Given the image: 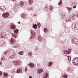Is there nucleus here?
I'll return each instance as SVG.
<instances>
[{
    "label": "nucleus",
    "mask_w": 78,
    "mask_h": 78,
    "mask_svg": "<svg viewBox=\"0 0 78 78\" xmlns=\"http://www.w3.org/2000/svg\"><path fill=\"white\" fill-rule=\"evenodd\" d=\"M22 69H17V70L16 71V73H21V72H22Z\"/></svg>",
    "instance_id": "14"
},
{
    "label": "nucleus",
    "mask_w": 78,
    "mask_h": 78,
    "mask_svg": "<svg viewBox=\"0 0 78 78\" xmlns=\"http://www.w3.org/2000/svg\"><path fill=\"white\" fill-rule=\"evenodd\" d=\"M0 9L2 11H5V9H6V8L5 7V6H1Z\"/></svg>",
    "instance_id": "15"
},
{
    "label": "nucleus",
    "mask_w": 78,
    "mask_h": 78,
    "mask_svg": "<svg viewBox=\"0 0 78 78\" xmlns=\"http://www.w3.org/2000/svg\"><path fill=\"white\" fill-rule=\"evenodd\" d=\"M13 64H15V65H19L20 63V62L18 61H13Z\"/></svg>",
    "instance_id": "13"
},
{
    "label": "nucleus",
    "mask_w": 78,
    "mask_h": 78,
    "mask_svg": "<svg viewBox=\"0 0 78 78\" xmlns=\"http://www.w3.org/2000/svg\"><path fill=\"white\" fill-rule=\"evenodd\" d=\"M73 63L74 64H75V62H73Z\"/></svg>",
    "instance_id": "54"
},
{
    "label": "nucleus",
    "mask_w": 78,
    "mask_h": 78,
    "mask_svg": "<svg viewBox=\"0 0 78 78\" xmlns=\"http://www.w3.org/2000/svg\"><path fill=\"white\" fill-rule=\"evenodd\" d=\"M72 26L74 27V28H76V27H78V23H73L72 24Z\"/></svg>",
    "instance_id": "10"
},
{
    "label": "nucleus",
    "mask_w": 78,
    "mask_h": 78,
    "mask_svg": "<svg viewBox=\"0 0 78 78\" xmlns=\"http://www.w3.org/2000/svg\"><path fill=\"white\" fill-rule=\"evenodd\" d=\"M15 5H16V6L18 7V6H19V4H17V3H15Z\"/></svg>",
    "instance_id": "40"
},
{
    "label": "nucleus",
    "mask_w": 78,
    "mask_h": 78,
    "mask_svg": "<svg viewBox=\"0 0 78 78\" xmlns=\"http://www.w3.org/2000/svg\"><path fill=\"white\" fill-rule=\"evenodd\" d=\"M49 9H50V10H52L53 9V7L51 6H50L49 7Z\"/></svg>",
    "instance_id": "31"
},
{
    "label": "nucleus",
    "mask_w": 78,
    "mask_h": 78,
    "mask_svg": "<svg viewBox=\"0 0 78 78\" xmlns=\"http://www.w3.org/2000/svg\"><path fill=\"white\" fill-rule=\"evenodd\" d=\"M72 42L73 44H75L76 45H78V40L75 37L73 38Z\"/></svg>",
    "instance_id": "2"
},
{
    "label": "nucleus",
    "mask_w": 78,
    "mask_h": 78,
    "mask_svg": "<svg viewBox=\"0 0 78 78\" xmlns=\"http://www.w3.org/2000/svg\"><path fill=\"white\" fill-rule=\"evenodd\" d=\"M72 4H73L74 3L73 2H72Z\"/></svg>",
    "instance_id": "59"
},
{
    "label": "nucleus",
    "mask_w": 78,
    "mask_h": 78,
    "mask_svg": "<svg viewBox=\"0 0 78 78\" xmlns=\"http://www.w3.org/2000/svg\"><path fill=\"white\" fill-rule=\"evenodd\" d=\"M2 71H0V75H1V76H2Z\"/></svg>",
    "instance_id": "46"
},
{
    "label": "nucleus",
    "mask_w": 78,
    "mask_h": 78,
    "mask_svg": "<svg viewBox=\"0 0 78 78\" xmlns=\"http://www.w3.org/2000/svg\"><path fill=\"white\" fill-rule=\"evenodd\" d=\"M7 38V34H5L1 32L0 33V38Z\"/></svg>",
    "instance_id": "1"
},
{
    "label": "nucleus",
    "mask_w": 78,
    "mask_h": 78,
    "mask_svg": "<svg viewBox=\"0 0 78 78\" xmlns=\"http://www.w3.org/2000/svg\"><path fill=\"white\" fill-rule=\"evenodd\" d=\"M20 6H21V7L23 6V5H24V2L23 1H21L20 2Z\"/></svg>",
    "instance_id": "12"
},
{
    "label": "nucleus",
    "mask_w": 78,
    "mask_h": 78,
    "mask_svg": "<svg viewBox=\"0 0 78 78\" xmlns=\"http://www.w3.org/2000/svg\"><path fill=\"white\" fill-rule=\"evenodd\" d=\"M4 59H5V58H1V60H4Z\"/></svg>",
    "instance_id": "50"
},
{
    "label": "nucleus",
    "mask_w": 78,
    "mask_h": 78,
    "mask_svg": "<svg viewBox=\"0 0 78 78\" xmlns=\"http://www.w3.org/2000/svg\"><path fill=\"white\" fill-rule=\"evenodd\" d=\"M64 16H65V15H64Z\"/></svg>",
    "instance_id": "64"
},
{
    "label": "nucleus",
    "mask_w": 78,
    "mask_h": 78,
    "mask_svg": "<svg viewBox=\"0 0 78 78\" xmlns=\"http://www.w3.org/2000/svg\"><path fill=\"white\" fill-rule=\"evenodd\" d=\"M14 57H15V56H14L13 55L11 56L10 58L11 59H14Z\"/></svg>",
    "instance_id": "38"
},
{
    "label": "nucleus",
    "mask_w": 78,
    "mask_h": 78,
    "mask_svg": "<svg viewBox=\"0 0 78 78\" xmlns=\"http://www.w3.org/2000/svg\"><path fill=\"white\" fill-rule=\"evenodd\" d=\"M4 54L6 56H9V51H6L4 52Z\"/></svg>",
    "instance_id": "8"
},
{
    "label": "nucleus",
    "mask_w": 78,
    "mask_h": 78,
    "mask_svg": "<svg viewBox=\"0 0 78 78\" xmlns=\"http://www.w3.org/2000/svg\"><path fill=\"white\" fill-rule=\"evenodd\" d=\"M28 70V69L27 67H25L24 69V71L25 72H27Z\"/></svg>",
    "instance_id": "28"
},
{
    "label": "nucleus",
    "mask_w": 78,
    "mask_h": 78,
    "mask_svg": "<svg viewBox=\"0 0 78 78\" xmlns=\"http://www.w3.org/2000/svg\"><path fill=\"white\" fill-rule=\"evenodd\" d=\"M48 77V73H45L43 76V78H47Z\"/></svg>",
    "instance_id": "17"
},
{
    "label": "nucleus",
    "mask_w": 78,
    "mask_h": 78,
    "mask_svg": "<svg viewBox=\"0 0 78 78\" xmlns=\"http://www.w3.org/2000/svg\"><path fill=\"white\" fill-rule=\"evenodd\" d=\"M62 0H60V2L59 3H58V5H62Z\"/></svg>",
    "instance_id": "32"
},
{
    "label": "nucleus",
    "mask_w": 78,
    "mask_h": 78,
    "mask_svg": "<svg viewBox=\"0 0 78 78\" xmlns=\"http://www.w3.org/2000/svg\"><path fill=\"white\" fill-rule=\"evenodd\" d=\"M29 78H32V76H29Z\"/></svg>",
    "instance_id": "49"
},
{
    "label": "nucleus",
    "mask_w": 78,
    "mask_h": 78,
    "mask_svg": "<svg viewBox=\"0 0 78 78\" xmlns=\"http://www.w3.org/2000/svg\"><path fill=\"white\" fill-rule=\"evenodd\" d=\"M37 25L38 26V28H40V27H41V24L39 23H37Z\"/></svg>",
    "instance_id": "30"
},
{
    "label": "nucleus",
    "mask_w": 78,
    "mask_h": 78,
    "mask_svg": "<svg viewBox=\"0 0 78 78\" xmlns=\"http://www.w3.org/2000/svg\"><path fill=\"white\" fill-rule=\"evenodd\" d=\"M66 22H70V18H67L66 19Z\"/></svg>",
    "instance_id": "25"
},
{
    "label": "nucleus",
    "mask_w": 78,
    "mask_h": 78,
    "mask_svg": "<svg viewBox=\"0 0 78 78\" xmlns=\"http://www.w3.org/2000/svg\"><path fill=\"white\" fill-rule=\"evenodd\" d=\"M24 53V51H20L19 52V54L20 55H23Z\"/></svg>",
    "instance_id": "20"
},
{
    "label": "nucleus",
    "mask_w": 78,
    "mask_h": 78,
    "mask_svg": "<svg viewBox=\"0 0 78 78\" xmlns=\"http://www.w3.org/2000/svg\"><path fill=\"white\" fill-rule=\"evenodd\" d=\"M34 37V35H31V37H30V38L32 39H33Z\"/></svg>",
    "instance_id": "43"
},
{
    "label": "nucleus",
    "mask_w": 78,
    "mask_h": 78,
    "mask_svg": "<svg viewBox=\"0 0 78 78\" xmlns=\"http://www.w3.org/2000/svg\"><path fill=\"white\" fill-rule=\"evenodd\" d=\"M33 7H30V8L29 10L30 11H31V10H33Z\"/></svg>",
    "instance_id": "42"
},
{
    "label": "nucleus",
    "mask_w": 78,
    "mask_h": 78,
    "mask_svg": "<svg viewBox=\"0 0 78 78\" xmlns=\"http://www.w3.org/2000/svg\"><path fill=\"white\" fill-rule=\"evenodd\" d=\"M12 34V36L13 37H16V35H15V34Z\"/></svg>",
    "instance_id": "36"
},
{
    "label": "nucleus",
    "mask_w": 78,
    "mask_h": 78,
    "mask_svg": "<svg viewBox=\"0 0 78 78\" xmlns=\"http://www.w3.org/2000/svg\"><path fill=\"white\" fill-rule=\"evenodd\" d=\"M2 58H3V59H5V57L3 56L2 57Z\"/></svg>",
    "instance_id": "53"
},
{
    "label": "nucleus",
    "mask_w": 78,
    "mask_h": 78,
    "mask_svg": "<svg viewBox=\"0 0 78 78\" xmlns=\"http://www.w3.org/2000/svg\"><path fill=\"white\" fill-rule=\"evenodd\" d=\"M33 28H34L35 30H36L37 28V25L35 24L33 25Z\"/></svg>",
    "instance_id": "21"
},
{
    "label": "nucleus",
    "mask_w": 78,
    "mask_h": 78,
    "mask_svg": "<svg viewBox=\"0 0 78 78\" xmlns=\"http://www.w3.org/2000/svg\"><path fill=\"white\" fill-rule=\"evenodd\" d=\"M19 23H20V22H19Z\"/></svg>",
    "instance_id": "60"
},
{
    "label": "nucleus",
    "mask_w": 78,
    "mask_h": 78,
    "mask_svg": "<svg viewBox=\"0 0 78 78\" xmlns=\"http://www.w3.org/2000/svg\"><path fill=\"white\" fill-rule=\"evenodd\" d=\"M28 55L30 57H31L32 56V52H29L28 53Z\"/></svg>",
    "instance_id": "26"
},
{
    "label": "nucleus",
    "mask_w": 78,
    "mask_h": 78,
    "mask_svg": "<svg viewBox=\"0 0 78 78\" xmlns=\"http://www.w3.org/2000/svg\"><path fill=\"white\" fill-rule=\"evenodd\" d=\"M13 0V1H15V0Z\"/></svg>",
    "instance_id": "63"
},
{
    "label": "nucleus",
    "mask_w": 78,
    "mask_h": 78,
    "mask_svg": "<svg viewBox=\"0 0 78 78\" xmlns=\"http://www.w3.org/2000/svg\"><path fill=\"white\" fill-rule=\"evenodd\" d=\"M36 16V15H34L33 16Z\"/></svg>",
    "instance_id": "58"
},
{
    "label": "nucleus",
    "mask_w": 78,
    "mask_h": 78,
    "mask_svg": "<svg viewBox=\"0 0 78 78\" xmlns=\"http://www.w3.org/2000/svg\"><path fill=\"white\" fill-rule=\"evenodd\" d=\"M43 72V69H38L37 71V73L38 74H40Z\"/></svg>",
    "instance_id": "9"
},
{
    "label": "nucleus",
    "mask_w": 78,
    "mask_h": 78,
    "mask_svg": "<svg viewBox=\"0 0 78 78\" xmlns=\"http://www.w3.org/2000/svg\"><path fill=\"white\" fill-rule=\"evenodd\" d=\"M76 64L77 65H78V64Z\"/></svg>",
    "instance_id": "62"
},
{
    "label": "nucleus",
    "mask_w": 78,
    "mask_h": 78,
    "mask_svg": "<svg viewBox=\"0 0 78 78\" xmlns=\"http://www.w3.org/2000/svg\"><path fill=\"white\" fill-rule=\"evenodd\" d=\"M53 64V62H49L48 65L49 67H50V66H51Z\"/></svg>",
    "instance_id": "19"
},
{
    "label": "nucleus",
    "mask_w": 78,
    "mask_h": 78,
    "mask_svg": "<svg viewBox=\"0 0 78 78\" xmlns=\"http://www.w3.org/2000/svg\"><path fill=\"white\" fill-rule=\"evenodd\" d=\"M28 66H29L30 67L33 69L34 67V65L32 63H30L28 65Z\"/></svg>",
    "instance_id": "7"
},
{
    "label": "nucleus",
    "mask_w": 78,
    "mask_h": 78,
    "mask_svg": "<svg viewBox=\"0 0 78 78\" xmlns=\"http://www.w3.org/2000/svg\"><path fill=\"white\" fill-rule=\"evenodd\" d=\"M6 45V42L5 41H2L0 42V47L2 46H4Z\"/></svg>",
    "instance_id": "5"
},
{
    "label": "nucleus",
    "mask_w": 78,
    "mask_h": 78,
    "mask_svg": "<svg viewBox=\"0 0 78 78\" xmlns=\"http://www.w3.org/2000/svg\"><path fill=\"white\" fill-rule=\"evenodd\" d=\"M12 56H14L15 57L16 56V52H13V55Z\"/></svg>",
    "instance_id": "37"
},
{
    "label": "nucleus",
    "mask_w": 78,
    "mask_h": 78,
    "mask_svg": "<svg viewBox=\"0 0 78 78\" xmlns=\"http://www.w3.org/2000/svg\"><path fill=\"white\" fill-rule=\"evenodd\" d=\"M76 16L78 17V12L77 13L76 15Z\"/></svg>",
    "instance_id": "52"
},
{
    "label": "nucleus",
    "mask_w": 78,
    "mask_h": 78,
    "mask_svg": "<svg viewBox=\"0 0 78 78\" xmlns=\"http://www.w3.org/2000/svg\"><path fill=\"white\" fill-rule=\"evenodd\" d=\"M76 5H74L73 7V8H76Z\"/></svg>",
    "instance_id": "47"
},
{
    "label": "nucleus",
    "mask_w": 78,
    "mask_h": 78,
    "mask_svg": "<svg viewBox=\"0 0 78 78\" xmlns=\"http://www.w3.org/2000/svg\"><path fill=\"white\" fill-rule=\"evenodd\" d=\"M77 59H78V57L77 58Z\"/></svg>",
    "instance_id": "61"
},
{
    "label": "nucleus",
    "mask_w": 78,
    "mask_h": 78,
    "mask_svg": "<svg viewBox=\"0 0 78 78\" xmlns=\"http://www.w3.org/2000/svg\"><path fill=\"white\" fill-rule=\"evenodd\" d=\"M30 33L32 34V35H33V33H34V31H33V30H31V32H30Z\"/></svg>",
    "instance_id": "35"
},
{
    "label": "nucleus",
    "mask_w": 78,
    "mask_h": 78,
    "mask_svg": "<svg viewBox=\"0 0 78 78\" xmlns=\"http://www.w3.org/2000/svg\"><path fill=\"white\" fill-rule=\"evenodd\" d=\"M68 70H69V71H70V68H69L68 69Z\"/></svg>",
    "instance_id": "51"
},
{
    "label": "nucleus",
    "mask_w": 78,
    "mask_h": 78,
    "mask_svg": "<svg viewBox=\"0 0 78 78\" xmlns=\"http://www.w3.org/2000/svg\"><path fill=\"white\" fill-rule=\"evenodd\" d=\"M63 52L64 54H66L67 55L69 54V53H68V51L66 50L64 51Z\"/></svg>",
    "instance_id": "23"
},
{
    "label": "nucleus",
    "mask_w": 78,
    "mask_h": 78,
    "mask_svg": "<svg viewBox=\"0 0 78 78\" xmlns=\"http://www.w3.org/2000/svg\"><path fill=\"white\" fill-rule=\"evenodd\" d=\"M21 16L22 18L24 19L26 17V15H25V13H23L21 14Z\"/></svg>",
    "instance_id": "11"
},
{
    "label": "nucleus",
    "mask_w": 78,
    "mask_h": 78,
    "mask_svg": "<svg viewBox=\"0 0 78 78\" xmlns=\"http://www.w3.org/2000/svg\"><path fill=\"white\" fill-rule=\"evenodd\" d=\"M10 28H12V29H14L16 28V27L14 25H12L10 26Z\"/></svg>",
    "instance_id": "16"
},
{
    "label": "nucleus",
    "mask_w": 78,
    "mask_h": 78,
    "mask_svg": "<svg viewBox=\"0 0 78 78\" xmlns=\"http://www.w3.org/2000/svg\"><path fill=\"white\" fill-rule=\"evenodd\" d=\"M21 73H23V72H21Z\"/></svg>",
    "instance_id": "57"
},
{
    "label": "nucleus",
    "mask_w": 78,
    "mask_h": 78,
    "mask_svg": "<svg viewBox=\"0 0 78 78\" xmlns=\"http://www.w3.org/2000/svg\"><path fill=\"white\" fill-rule=\"evenodd\" d=\"M68 59L69 61H71V57L70 56H69L68 57Z\"/></svg>",
    "instance_id": "39"
},
{
    "label": "nucleus",
    "mask_w": 78,
    "mask_h": 78,
    "mask_svg": "<svg viewBox=\"0 0 78 78\" xmlns=\"http://www.w3.org/2000/svg\"><path fill=\"white\" fill-rule=\"evenodd\" d=\"M12 45L14 48H17L19 46V44L18 43H16V42L15 44H14Z\"/></svg>",
    "instance_id": "6"
},
{
    "label": "nucleus",
    "mask_w": 78,
    "mask_h": 78,
    "mask_svg": "<svg viewBox=\"0 0 78 78\" xmlns=\"http://www.w3.org/2000/svg\"><path fill=\"white\" fill-rule=\"evenodd\" d=\"M4 74L5 76V77L6 76L8 75V74H7V73H4Z\"/></svg>",
    "instance_id": "41"
},
{
    "label": "nucleus",
    "mask_w": 78,
    "mask_h": 78,
    "mask_svg": "<svg viewBox=\"0 0 78 78\" xmlns=\"http://www.w3.org/2000/svg\"><path fill=\"white\" fill-rule=\"evenodd\" d=\"M75 59L76 60V59H76V58H74L73 60V61H75Z\"/></svg>",
    "instance_id": "48"
},
{
    "label": "nucleus",
    "mask_w": 78,
    "mask_h": 78,
    "mask_svg": "<svg viewBox=\"0 0 78 78\" xmlns=\"http://www.w3.org/2000/svg\"><path fill=\"white\" fill-rule=\"evenodd\" d=\"M74 3V5H75V3H76V2H75Z\"/></svg>",
    "instance_id": "55"
},
{
    "label": "nucleus",
    "mask_w": 78,
    "mask_h": 78,
    "mask_svg": "<svg viewBox=\"0 0 78 78\" xmlns=\"http://www.w3.org/2000/svg\"><path fill=\"white\" fill-rule=\"evenodd\" d=\"M68 53H69V54H70V49H69L68 51Z\"/></svg>",
    "instance_id": "45"
},
{
    "label": "nucleus",
    "mask_w": 78,
    "mask_h": 78,
    "mask_svg": "<svg viewBox=\"0 0 78 78\" xmlns=\"http://www.w3.org/2000/svg\"><path fill=\"white\" fill-rule=\"evenodd\" d=\"M4 60H5V61H6V59L5 58H4Z\"/></svg>",
    "instance_id": "56"
},
{
    "label": "nucleus",
    "mask_w": 78,
    "mask_h": 78,
    "mask_svg": "<svg viewBox=\"0 0 78 78\" xmlns=\"http://www.w3.org/2000/svg\"><path fill=\"white\" fill-rule=\"evenodd\" d=\"M29 3L30 4H33V0H29Z\"/></svg>",
    "instance_id": "27"
},
{
    "label": "nucleus",
    "mask_w": 78,
    "mask_h": 78,
    "mask_svg": "<svg viewBox=\"0 0 78 78\" xmlns=\"http://www.w3.org/2000/svg\"><path fill=\"white\" fill-rule=\"evenodd\" d=\"M2 16L3 18H6L9 16V13H5L2 14Z\"/></svg>",
    "instance_id": "4"
},
{
    "label": "nucleus",
    "mask_w": 78,
    "mask_h": 78,
    "mask_svg": "<svg viewBox=\"0 0 78 78\" xmlns=\"http://www.w3.org/2000/svg\"><path fill=\"white\" fill-rule=\"evenodd\" d=\"M35 50L37 51H39V48H37V49H35Z\"/></svg>",
    "instance_id": "44"
},
{
    "label": "nucleus",
    "mask_w": 78,
    "mask_h": 78,
    "mask_svg": "<svg viewBox=\"0 0 78 78\" xmlns=\"http://www.w3.org/2000/svg\"><path fill=\"white\" fill-rule=\"evenodd\" d=\"M66 8H67V9H68V11H70L72 9V8L70 7H67Z\"/></svg>",
    "instance_id": "24"
},
{
    "label": "nucleus",
    "mask_w": 78,
    "mask_h": 78,
    "mask_svg": "<svg viewBox=\"0 0 78 78\" xmlns=\"http://www.w3.org/2000/svg\"><path fill=\"white\" fill-rule=\"evenodd\" d=\"M19 31V30L16 29V30L14 31V33H16V34H17L18 33V32Z\"/></svg>",
    "instance_id": "29"
},
{
    "label": "nucleus",
    "mask_w": 78,
    "mask_h": 78,
    "mask_svg": "<svg viewBox=\"0 0 78 78\" xmlns=\"http://www.w3.org/2000/svg\"><path fill=\"white\" fill-rule=\"evenodd\" d=\"M65 75H66V76H64V75H63V76H62V77H64V78H67L68 77V76L67 75H66V74H64Z\"/></svg>",
    "instance_id": "34"
},
{
    "label": "nucleus",
    "mask_w": 78,
    "mask_h": 78,
    "mask_svg": "<svg viewBox=\"0 0 78 78\" xmlns=\"http://www.w3.org/2000/svg\"><path fill=\"white\" fill-rule=\"evenodd\" d=\"M42 40H43V38L42 37H39L38 38V41H42Z\"/></svg>",
    "instance_id": "22"
},
{
    "label": "nucleus",
    "mask_w": 78,
    "mask_h": 78,
    "mask_svg": "<svg viewBox=\"0 0 78 78\" xmlns=\"http://www.w3.org/2000/svg\"><path fill=\"white\" fill-rule=\"evenodd\" d=\"M71 19H72L73 20H75V15H71Z\"/></svg>",
    "instance_id": "18"
},
{
    "label": "nucleus",
    "mask_w": 78,
    "mask_h": 78,
    "mask_svg": "<svg viewBox=\"0 0 78 78\" xmlns=\"http://www.w3.org/2000/svg\"><path fill=\"white\" fill-rule=\"evenodd\" d=\"M44 31L45 33H47V28H45L44 29Z\"/></svg>",
    "instance_id": "33"
},
{
    "label": "nucleus",
    "mask_w": 78,
    "mask_h": 78,
    "mask_svg": "<svg viewBox=\"0 0 78 78\" xmlns=\"http://www.w3.org/2000/svg\"><path fill=\"white\" fill-rule=\"evenodd\" d=\"M16 40L13 38H11L10 40V44L12 45H13L16 42Z\"/></svg>",
    "instance_id": "3"
}]
</instances>
